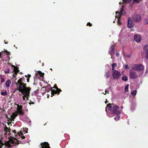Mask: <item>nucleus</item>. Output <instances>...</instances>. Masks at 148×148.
Instances as JSON below:
<instances>
[{"label": "nucleus", "instance_id": "1", "mask_svg": "<svg viewBox=\"0 0 148 148\" xmlns=\"http://www.w3.org/2000/svg\"><path fill=\"white\" fill-rule=\"evenodd\" d=\"M10 130L7 127L5 126L4 127L5 136L6 138H8L9 140L8 141H5V142H3L1 138L0 139V148H2L4 145V148H12L13 145L19 144L20 143V141L18 140V138H14L11 136Z\"/></svg>", "mask_w": 148, "mask_h": 148}, {"label": "nucleus", "instance_id": "2", "mask_svg": "<svg viewBox=\"0 0 148 148\" xmlns=\"http://www.w3.org/2000/svg\"><path fill=\"white\" fill-rule=\"evenodd\" d=\"M106 111L107 115L109 117L118 115L121 113V111L118 109V106L113 104L108 105L106 108Z\"/></svg>", "mask_w": 148, "mask_h": 148}, {"label": "nucleus", "instance_id": "3", "mask_svg": "<svg viewBox=\"0 0 148 148\" xmlns=\"http://www.w3.org/2000/svg\"><path fill=\"white\" fill-rule=\"evenodd\" d=\"M22 78H20L18 80L17 83H16V90L19 91L21 93H23V92L30 91L31 89L26 87L25 84L22 83Z\"/></svg>", "mask_w": 148, "mask_h": 148}, {"label": "nucleus", "instance_id": "4", "mask_svg": "<svg viewBox=\"0 0 148 148\" xmlns=\"http://www.w3.org/2000/svg\"><path fill=\"white\" fill-rule=\"evenodd\" d=\"M124 7V5L123 4H122L121 8L118 11L116 12V18L117 19V22L118 24L119 25H120L121 24V23L120 22L119 20L120 17L122 15L126 13L125 11L123 10Z\"/></svg>", "mask_w": 148, "mask_h": 148}, {"label": "nucleus", "instance_id": "5", "mask_svg": "<svg viewBox=\"0 0 148 148\" xmlns=\"http://www.w3.org/2000/svg\"><path fill=\"white\" fill-rule=\"evenodd\" d=\"M16 106L17 107L16 111L15 112L13 113L11 116L10 120L11 121H14L15 118L17 116L18 114L21 115H22L23 114V112L22 110V106H19L18 104H17Z\"/></svg>", "mask_w": 148, "mask_h": 148}, {"label": "nucleus", "instance_id": "6", "mask_svg": "<svg viewBox=\"0 0 148 148\" xmlns=\"http://www.w3.org/2000/svg\"><path fill=\"white\" fill-rule=\"evenodd\" d=\"M132 69L138 71H142L143 69V66L141 64H134L132 67Z\"/></svg>", "mask_w": 148, "mask_h": 148}, {"label": "nucleus", "instance_id": "7", "mask_svg": "<svg viewBox=\"0 0 148 148\" xmlns=\"http://www.w3.org/2000/svg\"><path fill=\"white\" fill-rule=\"evenodd\" d=\"M44 75V73H42L40 71H38L36 73L35 76L34 77V80L37 79H39L40 80H41V78H43Z\"/></svg>", "mask_w": 148, "mask_h": 148}, {"label": "nucleus", "instance_id": "8", "mask_svg": "<svg viewBox=\"0 0 148 148\" xmlns=\"http://www.w3.org/2000/svg\"><path fill=\"white\" fill-rule=\"evenodd\" d=\"M121 74L119 71L117 70L113 71L112 76L114 79H118L121 75Z\"/></svg>", "mask_w": 148, "mask_h": 148}, {"label": "nucleus", "instance_id": "9", "mask_svg": "<svg viewBox=\"0 0 148 148\" xmlns=\"http://www.w3.org/2000/svg\"><path fill=\"white\" fill-rule=\"evenodd\" d=\"M129 77L130 78L136 79L138 77V75L135 72L130 70L129 71Z\"/></svg>", "mask_w": 148, "mask_h": 148}, {"label": "nucleus", "instance_id": "10", "mask_svg": "<svg viewBox=\"0 0 148 148\" xmlns=\"http://www.w3.org/2000/svg\"><path fill=\"white\" fill-rule=\"evenodd\" d=\"M21 93L23 95L22 97L23 100H26L28 99L30 94V91L23 92V93Z\"/></svg>", "mask_w": 148, "mask_h": 148}, {"label": "nucleus", "instance_id": "11", "mask_svg": "<svg viewBox=\"0 0 148 148\" xmlns=\"http://www.w3.org/2000/svg\"><path fill=\"white\" fill-rule=\"evenodd\" d=\"M141 16L138 15H134L133 18V20L135 22H139L141 20Z\"/></svg>", "mask_w": 148, "mask_h": 148}, {"label": "nucleus", "instance_id": "12", "mask_svg": "<svg viewBox=\"0 0 148 148\" xmlns=\"http://www.w3.org/2000/svg\"><path fill=\"white\" fill-rule=\"evenodd\" d=\"M145 54V58L147 60L148 59V45H145L143 48Z\"/></svg>", "mask_w": 148, "mask_h": 148}, {"label": "nucleus", "instance_id": "13", "mask_svg": "<svg viewBox=\"0 0 148 148\" xmlns=\"http://www.w3.org/2000/svg\"><path fill=\"white\" fill-rule=\"evenodd\" d=\"M134 40L136 42H139L141 40V37L139 34H136L134 36Z\"/></svg>", "mask_w": 148, "mask_h": 148}, {"label": "nucleus", "instance_id": "14", "mask_svg": "<svg viewBox=\"0 0 148 148\" xmlns=\"http://www.w3.org/2000/svg\"><path fill=\"white\" fill-rule=\"evenodd\" d=\"M42 148H50L47 142H45L40 144Z\"/></svg>", "mask_w": 148, "mask_h": 148}, {"label": "nucleus", "instance_id": "15", "mask_svg": "<svg viewBox=\"0 0 148 148\" xmlns=\"http://www.w3.org/2000/svg\"><path fill=\"white\" fill-rule=\"evenodd\" d=\"M134 24L132 22L130 18H129L128 20L127 26L129 28H131L134 26Z\"/></svg>", "mask_w": 148, "mask_h": 148}, {"label": "nucleus", "instance_id": "16", "mask_svg": "<svg viewBox=\"0 0 148 148\" xmlns=\"http://www.w3.org/2000/svg\"><path fill=\"white\" fill-rule=\"evenodd\" d=\"M55 88L56 89V90H52V95H53L54 94L58 93L59 94L60 93V92L61 91V90L60 89L58 88L57 87H55Z\"/></svg>", "mask_w": 148, "mask_h": 148}, {"label": "nucleus", "instance_id": "17", "mask_svg": "<svg viewBox=\"0 0 148 148\" xmlns=\"http://www.w3.org/2000/svg\"><path fill=\"white\" fill-rule=\"evenodd\" d=\"M109 53L110 54H112L114 53V46L113 45L110 46V47L109 51Z\"/></svg>", "mask_w": 148, "mask_h": 148}, {"label": "nucleus", "instance_id": "18", "mask_svg": "<svg viewBox=\"0 0 148 148\" xmlns=\"http://www.w3.org/2000/svg\"><path fill=\"white\" fill-rule=\"evenodd\" d=\"M11 84V81L10 79H8L5 82V85L6 87L9 88Z\"/></svg>", "mask_w": 148, "mask_h": 148}, {"label": "nucleus", "instance_id": "19", "mask_svg": "<svg viewBox=\"0 0 148 148\" xmlns=\"http://www.w3.org/2000/svg\"><path fill=\"white\" fill-rule=\"evenodd\" d=\"M12 67H13V72L14 73H18L19 72L18 68L17 66H15L13 65H12Z\"/></svg>", "mask_w": 148, "mask_h": 148}, {"label": "nucleus", "instance_id": "20", "mask_svg": "<svg viewBox=\"0 0 148 148\" xmlns=\"http://www.w3.org/2000/svg\"><path fill=\"white\" fill-rule=\"evenodd\" d=\"M3 76L1 75H0V82L2 83L5 81V79L3 77Z\"/></svg>", "mask_w": 148, "mask_h": 148}, {"label": "nucleus", "instance_id": "21", "mask_svg": "<svg viewBox=\"0 0 148 148\" xmlns=\"http://www.w3.org/2000/svg\"><path fill=\"white\" fill-rule=\"evenodd\" d=\"M17 135H18L19 136L21 137L23 139L25 138V136L23 135V134L21 132H18Z\"/></svg>", "mask_w": 148, "mask_h": 148}, {"label": "nucleus", "instance_id": "22", "mask_svg": "<svg viewBox=\"0 0 148 148\" xmlns=\"http://www.w3.org/2000/svg\"><path fill=\"white\" fill-rule=\"evenodd\" d=\"M105 76L106 78H108L110 77V72L109 71H108L106 72Z\"/></svg>", "mask_w": 148, "mask_h": 148}, {"label": "nucleus", "instance_id": "23", "mask_svg": "<svg viewBox=\"0 0 148 148\" xmlns=\"http://www.w3.org/2000/svg\"><path fill=\"white\" fill-rule=\"evenodd\" d=\"M122 79L123 81H127L128 80V77L126 76H124L122 77Z\"/></svg>", "mask_w": 148, "mask_h": 148}, {"label": "nucleus", "instance_id": "24", "mask_svg": "<svg viewBox=\"0 0 148 148\" xmlns=\"http://www.w3.org/2000/svg\"><path fill=\"white\" fill-rule=\"evenodd\" d=\"M7 92L6 91V90L3 91L1 93V95L3 96H5V95H7Z\"/></svg>", "mask_w": 148, "mask_h": 148}, {"label": "nucleus", "instance_id": "25", "mask_svg": "<svg viewBox=\"0 0 148 148\" xmlns=\"http://www.w3.org/2000/svg\"><path fill=\"white\" fill-rule=\"evenodd\" d=\"M129 87V84H127L125 86V92H127L128 91V88Z\"/></svg>", "mask_w": 148, "mask_h": 148}, {"label": "nucleus", "instance_id": "26", "mask_svg": "<svg viewBox=\"0 0 148 148\" xmlns=\"http://www.w3.org/2000/svg\"><path fill=\"white\" fill-rule=\"evenodd\" d=\"M137 93V90H134V91H132L131 92V94L132 95L134 96H135L136 95Z\"/></svg>", "mask_w": 148, "mask_h": 148}, {"label": "nucleus", "instance_id": "27", "mask_svg": "<svg viewBox=\"0 0 148 148\" xmlns=\"http://www.w3.org/2000/svg\"><path fill=\"white\" fill-rule=\"evenodd\" d=\"M116 66V64L115 63H114L112 64V70L113 71H114V68Z\"/></svg>", "mask_w": 148, "mask_h": 148}, {"label": "nucleus", "instance_id": "28", "mask_svg": "<svg viewBox=\"0 0 148 148\" xmlns=\"http://www.w3.org/2000/svg\"><path fill=\"white\" fill-rule=\"evenodd\" d=\"M10 69L9 68H8L7 69L4 71V72L5 74L8 73H9Z\"/></svg>", "mask_w": 148, "mask_h": 148}, {"label": "nucleus", "instance_id": "29", "mask_svg": "<svg viewBox=\"0 0 148 148\" xmlns=\"http://www.w3.org/2000/svg\"><path fill=\"white\" fill-rule=\"evenodd\" d=\"M144 24L145 25H146L148 24V18H147L145 19V22L144 23Z\"/></svg>", "mask_w": 148, "mask_h": 148}, {"label": "nucleus", "instance_id": "30", "mask_svg": "<svg viewBox=\"0 0 148 148\" xmlns=\"http://www.w3.org/2000/svg\"><path fill=\"white\" fill-rule=\"evenodd\" d=\"M120 118V116H118L114 118V119L116 120H118Z\"/></svg>", "mask_w": 148, "mask_h": 148}, {"label": "nucleus", "instance_id": "31", "mask_svg": "<svg viewBox=\"0 0 148 148\" xmlns=\"http://www.w3.org/2000/svg\"><path fill=\"white\" fill-rule=\"evenodd\" d=\"M124 66L125 68L126 69H129V67H128V65L127 64H125L124 65Z\"/></svg>", "mask_w": 148, "mask_h": 148}, {"label": "nucleus", "instance_id": "32", "mask_svg": "<svg viewBox=\"0 0 148 148\" xmlns=\"http://www.w3.org/2000/svg\"><path fill=\"white\" fill-rule=\"evenodd\" d=\"M28 77L27 79V82H29V78L31 77V75L29 74L28 75Z\"/></svg>", "mask_w": 148, "mask_h": 148}, {"label": "nucleus", "instance_id": "33", "mask_svg": "<svg viewBox=\"0 0 148 148\" xmlns=\"http://www.w3.org/2000/svg\"><path fill=\"white\" fill-rule=\"evenodd\" d=\"M17 73H14L13 74V76L14 77H15L16 76Z\"/></svg>", "mask_w": 148, "mask_h": 148}, {"label": "nucleus", "instance_id": "34", "mask_svg": "<svg viewBox=\"0 0 148 148\" xmlns=\"http://www.w3.org/2000/svg\"><path fill=\"white\" fill-rule=\"evenodd\" d=\"M87 25H89V26H90L92 25L90 23H87Z\"/></svg>", "mask_w": 148, "mask_h": 148}, {"label": "nucleus", "instance_id": "35", "mask_svg": "<svg viewBox=\"0 0 148 148\" xmlns=\"http://www.w3.org/2000/svg\"><path fill=\"white\" fill-rule=\"evenodd\" d=\"M5 52L7 54V55H8L9 54V53H10L9 52L6 50L5 51Z\"/></svg>", "mask_w": 148, "mask_h": 148}, {"label": "nucleus", "instance_id": "36", "mask_svg": "<svg viewBox=\"0 0 148 148\" xmlns=\"http://www.w3.org/2000/svg\"><path fill=\"white\" fill-rule=\"evenodd\" d=\"M105 92L106 93H109V91L106 89L105 90Z\"/></svg>", "mask_w": 148, "mask_h": 148}, {"label": "nucleus", "instance_id": "37", "mask_svg": "<svg viewBox=\"0 0 148 148\" xmlns=\"http://www.w3.org/2000/svg\"><path fill=\"white\" fill-rule=\"evenodd\" d=\"M34 103L32 102H30L29 103V104L31 105V104H34Z\"/></svg>", "mask_w": 148, "mask_h": 148}, {"label": "nucleus", "instance_id": "38", "mask_svg": "<svg viewBox=\"0 0 148 148\" xmlns=\"http://www.w3.org/2000/svg\"><path fill=\"white\" fill-rule=\"evenodd\" d=\"M116 55L117 56H119V54L118 53H116Z\"/></svg>", "mask_w": 148, "mask_h": 148}, {"label": "nucleus", "instance_id": "39", "mask_svg": "<svg viewBox=\"0 0 148 148\" xmlns=\"http://www.w3.org/2000/svg\"><path fill=\"white\" fill-rule=\"evenodd\" d=\"M13 133H14V134H15V132H16V131H15V130L13 131Z\"/></svg>", "mask_w": 148, "mask_h": 148}, {"label": "nucleus", "instance_id": "40", "mask_svg": "<svg viewBox=\"0 0 148 148\" xmlns=\"http://www.w3.org/2000/svg\"><path fill=\"white\" fill-rule=\"evenodd\" d=\"M116 19H115V20L114 21V22H113V23H115V21H116Z\"/></svg>", "mask_w": 148, "mask_h": 148}, {"label": "nucleus", "instance_id": "41", "mask_svg": "<svg viewBox=\"0 0 148 148\" xmlns=\"http://www.w3.org/2000/svg\"><path fill=\"white\" fill-rule=\"evenodd\" d=\"M5 44H7V43L6 42H5Z\"/></svg>", "mask_w": 148, "mask_h": 148}, {"label": "nucleus", "instance_id": "42", "mask_svg": "<svg viewBox=\"0 0 148 148\" xmlns=\"http://www.w3.org/2000/svg\"><path fill=\"white\" fill-rule=\"evenodd\" d=\"M107 102H108V101H106L105 102V103H107Z\"/></svg>", "mask_w": 148, "mask_h": 148}, {"label": "nucleus", "instance_id": "43", "mask_svg": "<svg viewBox=\"0 0 148 148\" xmlns=\"http://www.w3.org/2000/svg\"><path fill=\"white\" fill-rule=\"evenodd\" d=\"M119 4H121V2H119Z\"/></svg>", "mask_w": 148, "mask_h": 148}, {"label": "nucleus", "instance_id": "44", "mask_svg": "<svg viewBox=\"0 0 148 148\" xmlns=\"http://www.w3.org/2000/svg\"><path fill=\"white\" fill-rule=\"evenodd\" d=\"M14 46V47H15V45Z\"/></svg>", "mask_w": 148, "mask_h": 148}, {"label": "nucleus", "instance_id": "45", "mask_svg": "<svg viewBox=\"0 0 148 148\" xmlns=\"http://www.w3.org/2000/svg\"><path fill=\"white\" fill-rule=\"evenodd\" d=\"M106 93H104L103 94H104V95H106Z\"/></svg>", "mask_w": 148, "mask_h": 148}, {"label": "nucleus", "instance_id": "46", "mask_svg": "<svg viewBox=\"0 0 148 148\" xmlns=\"http://www.w3.org/2000/svg\"><path fill=\"white\" fill-rule=\"evenodd\" d=\"M25 76L26 77H27V75H25Z\"/></svg>", "mask_w": 148, "mask_h": 148}, {"label": "nucleus", "instance_id": "47", "mask_svg": "<svg viewBox=\"0 0 148 148\" xmlns=\"http://www.w3.org/2000/svg\"><path fill=\"white\" fill-rule=\"evenodd\" d=\"M111 58H112V56H111Z\"/></svg>", "mask_w": 148, "mask_h": 148}, {"label": "nucleus", "instance_id": "48", "mask_svg": "<svg viewBox=\"0 0 148 148\" xmlns=\"http://www.w3.org/2000/svg\"><path fill=\"white\" fill-rule=\"evenodd\" d=\"M50 69L51 70H52V69Z\"/></svg>", "mask_w": 148, "mask_h": 148}]
</instances>
